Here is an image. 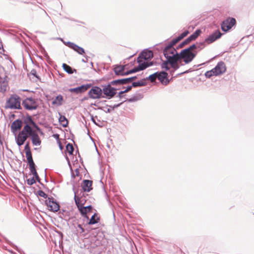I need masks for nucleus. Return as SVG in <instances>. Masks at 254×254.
Segmentation results:
<instances>
[{"label": "nucleus", "mask_w": 254, "mask_h": 254, "mask_svg": "<svg viewBox=\"0 0 254 254\" xmlns=\"http://www.w3.org/2000/svg\"><path fill=\"white\" fill-rule=\"evenodd\" d=\"M167 76L168 73L165 71L157 72V78L164 85H167L169 82Z\"/></svg>", "instance_id": "15"}, {"label": "nucleus", "mask_w": 254, "mask_h": 254, "mask_svg": "<svg viewBox=\"0 0 254 254\" xmlns=\"http://www.w3.org/2000/svg\"><path fill=\"white\" fill-rule=\"evenodd\" d=\"M148 65L144 63H142L138 65L137 67L134 68L130 70L126 71L127 65H117L114 68V71L116 75H125L129 74L134 73L140 70H142L147 67Z\"/></svg>", "instance_id": "2"}, {"label": "nucleus", "mask_w": 254, "mask_h": 254, "mask_svg": "<svg viewBox=\"0 0 254 254\" xmlns=\"http://www.w3.org/2000/svg\"><path fill=\"white\" fill-rule=\"evenodd\" d=\"M89 88V86L88 85H84L76 88H70L69 89V91L70 92H74L78 94L85 92Z\"/></svg>", "instance_id": "18"}, {"label": "nucleus", "mask_w": 254, "mask_h": 254, "mask_svg": "<svg viewBox=\"0 0 254 254\" xmlns=\"http://www.w3.org/2000/svg\"><path fill=\"white\" fill-rule=\"evenodd\" d=\"M121 80H122V85L130 82V79L129 78L121 79Z\"/></svg>", "instance_id": "41"}, {"label": "nucleus", "mask_w": 254, "mask_h": 254, "mask_svg": "<svg viewBox=\"0 0 254 254\" xmlns=\"http://www.w3.org/2000/svg\"><path fill=\"white\" fill-rule=\"evenodd\" d=\"M45 203L51 211L57 212L60 209L59 204L55 201L53 198H48L46 200Z\"/></svg>", "instance_id": "11"}, {"label": "nucleus", "mask_w": 254, "mask_h": 254, "mask_svg": "<svg viewBox=\"0 0 254 254\" xmlns=\"http://www.w3.org/2000/svg\"><path fill=\"white\" fill-rule=\"evenodd\" d=\"M236 24V20L234 18L229 17L221 23V29L224 32H227Z\"/></svg>", "instance_id": "9"}, {"label": "nucleus", "mask_w": 254, "mask_h": 254, "mask_svg": "<svg viewBox=\"0 0 254 254\" xmlns=\"http://www.w3.org/2000/svg\"><path fill=\"white\" fill-rule=\"evenodd\" d=\"M28 137V136L26 134V133L21 130L15 137V140L17 144L19 146H21L24 144V142L27 140Z\"/></svg>", "instance_id": "14"}, {"label": "nucleus", "mask_w": 254, "mask_h": 254, "mask_svg": "<svg viewBox=\"0 0 254 254\" xmlns=\"http://www.w3.org/2000/svg\"><path fill=\"white\" fill-rule=\"evenodd\" d=\"M130 79V82L132 81L133 80H134L136 78V76H133L132 77L129 78Z\"/></svg>", "instance_id": "50"}, {"label": "nucleus", "mask_w": 254, "mask_h": 254, "mask_svg": "<svg viewBox=\"0 0 254 254\" xmlns=\"http://www.w3.org/2000/svg\"><path fill=\"white\" fill-rule=\"evenodd\" d=\"M189 33V31L186 30L179 35L177 38L173 39L168 46L166 47L163 51L165 57L169 61L171 59L179 57L178 53L176 50L174 48V46L178 42L187 36Z\"/></svg>", "instance_id": "1"}, {"label": "nucleus", "mask_w": 254, "mask_h": 254, "mask_svg": "<svg viewBox=\"0 0 254 254\" xmlns=\"http://www.w3.org/2000/svg\"><path fill=\"white\" fill-rule=\"evenodd\" d=\"M57 142H58V144H59V147L60 148V149H61V150H62V149H63V146H62V143H61V142L60 140H59V141H57Z\"/></svg>", "instance_id": "49"}, {"label": "nucleus", "mask_w": 254, "mask_h": 254, "mask_svg": "<svg viewBox=\"0 0 254 254\" xmlns=\"http://www.w3.org/2000/svg\"><path fill=\"white\" fill-rule=\"evenodd\" d=\"M201 31L200 29L196 30L194 33L185 40V43H190L191 41L195 40L201 34Z\"/></svg>", "instance_id": "21"}, {"label": "nucleus", "mask_w": 254, "mask_h": 254, "mask_svg": "<svg viewBox=\"0 0 254 254\" xmlns=\"http://www.w3.org/2000/svg\"><path fill=\"white\" fill-rule=\"evenodd\" d=\"M85 207L87 209L88 212H90L92 209V207L91 205H89V206H86Z\"/></svg>", "instance_id": "47"}, {"label": "nucleus", "mask_w": 254, "mask_h": 254, "mask_svg": "<svg viewBox=\"0 0 254 254\" xmlns=\"http://www.w3.org/2000/svg\"><path fill=\"white\" fill-rule=\"evenodd\" d=\"M24 150L25 151L26 157L27 160V162L33 160L32 153L29 145V142H27L25 146Z\"/></svg>", "instance_id": "20"}, {"label": "nucleus", "mask_w": 254, "mask_h": 254, "mask_svg": "<svg viewBox=\"0 0 254 254\" xmlns=\"http://www.w3.org/2000/svg\"><path fill=\"white\" fill-rule=\"evenodd\" d=\"M111 85H122V80L121 79H118L112 81L110 83Z\"/></svg>", "instance_id": "35"}, {"label": "nucleus", "mask_w": 254, "mask_h": 254, "mask_svg": "<svg viewBox=\"0 0 254 254\" xmlns=\"http://www.w3.org/2000/svg\"><path fill=\"white\" fill-rule=\"evenodd\" d=\"M157 78V72H155L151 75H150L148 77V79L151 82H153L155 81L156 79Z\"/></svg>", "instance_id": "33"}, {"label": "nucleus", "mask_w": 254, "mask_h": 254, "mask_svg": "<svg viewBox=\"0 0 254 254\" xmlns=\"http://www.w3.org/2000/svg\"><path fill=\"white\" fill-rule=\"evenodd\" d=\"M201 31L200 29L196 30L194 33L185 40V43H190L191 41L195 40L201 34Z\"/></svg>", "instance_id": "22"}, {"label": "nucleus", "mask_w": 254, "mask_h": 254, "mask_svg": "<svg viewBox=\"0 0 254 254\" xmlns=\"http://www.w3.org/2000/svg\"><path fill=\"white\" fill-rule=\"evenodd\" d=\"M131 89V86H129L127 87V88L124 90V91H121L120 93H119V95L120 96H121L122 94H123L124 93H126L128 91H129V90H130Z\"/></svg>", "instance_id": "40"}, {"label": "nucleus", "mask_w": 254, "mask_h": 254, "mask_svg": "<svg viewBox=\"0 0 254 254\" xmlns=\"http://www.w3.org/2000/svg\"><path fill=\"white\" fill-rule=\"evenodd\" d=\"M110 84L104 86L102 90L103 93L109 99L112 98L116 93V89L111 86Z\"/></svg>", "instance_id": "12"}, {"label": "nucleus", "mask_w": 254, "mask_h": 254, "mask_svg": "<svg viewBox=\"0 0 254 254\" xmlns=\"http://www.w3.org/2000/svg\"><path fill=\"white\" fill-rule=\"evenodd\" d=\"M74 200L75 202V204L77 205V207H79L81 206H83L86 200L85 199V197L84 196L78 197L75 195L74 196Z\"/></svg>", "instance_id": "19"}, {"label": "nucleus", "mask_w": 254, "mask_h": 254, "mask_svg": "<svg viewBox=\"0 0 254 254\" xmlns=\"http://www.w3.org/2000/svg\"><path fill=\"white\" fill-rule=\"evenodd\" d=\"M92 181L88 180H83L82 184V188L84 191L89 192L92 190Z\"/></svg>", "instance_id": "16"}, {"label": "nucleus", "mask_w": 254, "mask_h": 254, "mask_svg": "<svg viewBox=\"0 0 254 254\" xmlns=\"http://www.w3.org/2000/svg\"><path fill=\"white\" fill-rule=\"evenodd\" d=\"M205 41L203 42L197 43L196 46H197V49H199V50L202 49L205 47Z\"/></svg>", "instance_id": "36"}, {"label": "nucleus", "mask_w": 254, "mask_h": 254, "mask_svg": "<svg viewBox=\"0 0 254 254\" xmlns=\"http://www.w3.org/2000/svg\"><path fill=\"white\" fill-rule=\"evenodd\" d=\"M77 227L79 229V232L82 233H83L84 232V228L82 227L81 225L80 224H78L77 225Z\"/></svg>", "instance_id": "43"}, {"label": "nucleus", "mask_w": 254, "mask_h": 254, "mask_svg": "<svg viewBox=\"0 0 254 254\" xmlns=\"http://www.w3.org/2000/svg\"><path fill=\"white\" fill-rule=\"evenodd\" d=\"M102 94V90L99 87L94 86L88 92L90 98L93 99H99Z\"/></svg>", "instance_id": "10"}, {"label": "nucleus", "mask_w": 254, "mask_h": 254, "mask_svg": "<svg viewBox=\"0 0 254 254\" xmlns=\"http://www.w3.org/2000/svg\"><path fill=\"white\" fill-rule=\"evenodd\" d=\"M38 194L41 197H43L45 198L47 197V194H46L43 190H39L38 191Z\"/></svg>", "instance_id": "37"}, {"label": "nucleus", "mask_w": 254, "mask_h": 254, "mask_svg": "<svg viewBox=\"0 0 254 254\" xmlns=\"http://www.w3.org/2000/svg\"><path fill=\"white\" fill-rule=\"evenodd\" d=\"M189 43H185V40L184 41H183L180 45V48H182L185 45H187V44H188Z\"/></svg>", "instance_id": "48"}, {"label": "nucleus", "mask_w": 254, "mask_h": 254, "mask_svg": "<svg viewBox=\"0 0 254 254\" xmlns=\"http://www.w3.org/2000/svg\"><path fill=\"white\" fill-rule=\"evenodd\" d=\"M29 169L32 174L36 172L35 166L29 167Z\"/></svg>", "instance_id": "42"}, {"label": "nucleus", "mask_w": 254, "mask_h": 254, "mask_svg": "<svg viewBox=\"0 0 254 254\" xmlns=\"http://www.w3.org/2000/svg\"><path fill=\"white\" fill-rule=\"evenodd\" d=\"M100 220V217L98 216L97 213H95L90 218L88 224L89 225H92L99 222Z\"/></svg>", "instance_id": "28"}, {"label": "nucleus", "mask_w": 254, "mask_h": 254, "mask_svg": "<svg viewBox=\"0 0 254 254\" xmlns=\"http://www.w3.org/2000/svg\"><path fill=\"white\" fill-rule=\"evenodd\" d=\"M201 31L200 29L196 30L194 33L185 40V43H190L191 41L195 40L201 34Z\"/></svg>", "instance_id": "23"}, {"label": "nucleus", "mask_w": 254, "mask_h": 254, "mask_svg": "<svg viewBox=\"0 0 254 254\" xmlns=\"http://www.w3.org/2000/svg\"><path fill=\"white\" fill-rule=\"evenodd\" d=\"M179 61H180L179 57H176V58H174L173 59H171L169 61V62L172 68H173L174 69H177L179 67V66L177 63Z\"/></svg>", "instance_id": "26"}, {"label": "nucleus", "mask_w": 254, "mask_h": 254, "mask_svg": "<svg viewBox=\"0 0 254 254\" xmlns=\"http://www.w3.org/2000/svg\"><path fill=\"white\" fill-rule=\"evenodd\" d=\"M22 105L25 109L28 110H35L38 106L37 102L32 98L25 99L23 101Z\"/></svg>", "instance_id": "8"}, {"label": "nucleus", "mask_w": 254, "mask_h": 254, "mask_svg": "<svg viewBox=\"0 0 254 254\" xmlns=\"http://www.w3.org/2000/svg\"><path fill=\"white\" fill-rule=\"evenodd\" d=\"M66 149L67 151L70 154H72L73 151V147L70 143H68L66 146Z\"/></svg>", "instance_id": "32"}, {"label": "nucleus", "mask_w": 254, "mask_h": 254, "mask_svg": "<svg viewBox=\"0 0 254 254\" xmlns=\"http://www.w3.org/2000/svg\"><path fill=\"white\" fill-rule=\"evenodd\" d=\"M35 178L36 179V180H37L38 182H40V178H39V176H38V177H35Z\"/></svg>", "instance_id": "52"}, {"label": "nucleus", "mask_w": 254, "mask_h": 254, "mask_svg": "<svg viewBox=\"0 0 254 254\" xmlns=\"http://www.w3.org/2000/svg\"><path fill=\"white\" fill-rule=\"evenodd\" d=\"M153 57V52L151 51H147L143 52L139 57L137 58V62L139 63V65L142 63H145L148 65V66L152 65V63H148L146 61L148 59H150Z\"/></svg>", "instance_id": "7"}, {"label": "nucleus", "mask_w": 254, "mask_h": 254, "mask_svg": "<svg viewBox=\"0 0 254 254\" xmlns=\"http://www.w3.org/2000/svg\"><path fill=\"white\" fill-rule=\"evenodd\" d=\"M59 122L64 127H66L68 122L66 118L64 116H61L59 118Z\"/></svg>", "instance_id": "29"}, {"label": "nucleus", "mask_w": 254, "mask_h": 254, "mask_svg": "<svg viewBox=\"0 0 254 254\" xmlns=\"http://www.w3.org/2000/svg\"><path fill=\"white\" fill-rule=\"evenodd\" d=\"M179 60H183L186 64L191 62L196 56V54L190 51L189 50L185 49L183 50L180 54H178Z\"/></svg>", "instance_id": "6"}, {"label": "nucleus", "mask_w": 254, "mask_h": 254, "mask_svg": "<svg viewBox=\"0 0 254 254\" xmlns=\"http://www.w3.org/2000/svg\"><path fill=\"white\" fill-rule=\"evenodd\" d=\"M169 64V60H167L166 61H165L162 64V67L163 68L166 69L167 70L169 69V67L168 66V64Z\"/></svg>", "instance_id": "34"}, {"label": "nucleus", "mask_w": 254, "mask_h": 254, "mask_svg": "<svg viewBox=\"0 0 254 254\" xmlns=\"http://www.w3.org/2000/svg\"><path fill=\"white\" fill-rule=\"evenodd\" d=\"M63 101L64 99L63 96L61 95H59L57 96L55 99H54L53 101L52 104L57 106H60L62 104Z\"/></svg>", "instance_id": "27"}, {"label": "nucleus", "mask_w": 254, "mask_h": 254, "mask_svg": "<svg viewBox=\"0 0 254 254\" xmlns=\"http://www.w3.org/2000/svg\"><path fill=\"white\" fill-rule=\"evenodd\" d=\"M29 167L35 166V163L33 160L28 161Z\"/></svg>", "instance_id": "45"}, {"label": "nucleus", "mask_w": 254, "mask_h": 254, "mask_svg": "<svg viewBox=\"0 0 254 254\" xmlns=\"http://www.w3.org/2000/svg\"><path fill=\"white\" fill-rule=\"evenodd\" d=\"M33 176L36 177H38V173H37V171L35 173H34L33 174Z\"/></svg>", "instance_id": "51"}, {"label": "nucleus", "mask_w": 254, "mask_h": 254, "mask_svg": "<svg viewBox=\"0 0 254 254\" xmlns=\"http://www.w3.org/2000/svg\"><path fill=\"white\" fill-rule=\"evenodd\" d=\"M21 98L16 94L10 96L5 104V108L11 109H21Z\"/></svg>", "instance_id": "5"}, {"label": "nucleus", "mask_w": 254, "mask_h": 254, "mask_svg": "<svg viewBox=\"0 0 254 254\" xmlns=\"http://www.w3.org/2000/svg\"><path fill=\"white\" fill-rule=\"evenodd\" d=\"M197 46H196V44H193L191 46H190V47L187 48V50H189L190 51L192 52L194 50L197 49Z\"/></svg>", "instance_id": "39"}, {"label": "nucleus", "mask_w": 254, "mask_h": 254, "mask_svg": "<svg viewBox=\"0 0 254 254\" xmlns=\"http://www.w3.org/2000/svg\"><path fill=\"white\" fill-rule=\"evenodd\" d=\"M53 136V137L54 138H55L57 139V141L60 140V138H59V137H60L59 134H55Z\"/></svg>", "instance_id": "46"}, {"label": "nucleus", "mask_w": 254, "mask_h": 254, "mask_svg": "<svg viewBox=\"0 0 254 254\" xmlns=\"http://www.w3.org/2000/svg\"><path fill=\"white\" fill-rule=\"evenodd\" d=\"M63 67L68 73L71 74L73 72L71 67L66 64H63Z\"/></svg>", "instance_id": "31"}, {"label": "nucleus", "mask_w": 254, "mask_h": 254, "mask_svg": "<svg viewBox=\"0 0 254 254\" xmlns=\"http://www.w3.org/2000/svg\"><path fill=\"white\" fill-rule=\"evenodd\" d=\"M22 125V122L20 120H16L14 121L11 125V130L12 132H15L21 129Z\"/></svg>", "instance_id": "17"}, {"label": "nucleus", "mask_w": 254, "mask_h": 254, "mask_svg": "<svg viewBox=\"0 0 254 254\" xmlns=\"http://www.w3.org/2000/svg\"><path fill=\"white\" fill-rule=\"evenodd\" d=\"M77 208H78L79 212L81 213V214L82 215L85 216V217H86L87 218H88L87 217V216L86 215V214L88 213V211L85 207H84L83 206H80L79 207H77Z\"/></svg>", "instance_id": "30"}, {"label": "nucleus", "mask_w": 254, "mask_h": 254, "mask_svg": "<svg viewBox=\"0 0 254 254\" xmlns=\"http://www.w3.org/2000/svg\"><path fill=\"white\" fill-rule=\"evenodd\" d=\"M68 46L80 55H83L84 53V50L82 48L79 47L74 43H69Z\"/></svg>", "instance_id": "25"}, {"label": "nucleus", "mask_w": 254, "mask_h": 254, "mask_svg": "<svg viewBox=\"0 0 254 254\" xmlns=\"http://www.w3.org/2000/svg\"><path fill=\"white\" fill-rule=\"evenodd\" d=\"M24 124L25 125L22 131L26 133L28 137L31 136L37 132L35 129L38 130H40V128L30 116H28L24 120Z\"/></svg>", "instance_id": "3"}, {"label": "nucleus", "mask_w": 254, "mask_h": 254, "mask_svg": "<svg viewBox=\"0 0 254 254\" xmlns=\"http://www.w3.org/2000/svg\"><path fill=\"white\" fill-rule=\"evenodd\" d=\"M32 140V142L33 145L39 146L41 143V140L38 133L36 132L33 135L30 136Z\"/></svg>", "instance_id": "24"}, {"label": "nucleus", "mask_w": 254, "mask_h": 254, "mask_svg": "<svg viewBox=\"0 0 254 254\" xmlns=\"http://www.w3.org/2000/svg\"><path fill=\"white\" fill-rule=\"evenodd\" d=\"M27 184L29 185H32L36 183V181L34 178L27 179Z\"/></svg>", "instance_id": "38"}, {"label": "nucleus", "mask_w": 254, "mask_h": 254, "mask_svg": "<svg viewBox=\"0 0 254 254\" xmlns=\"http://www.w3.org/2000/svg\"><path fill=\"white\" fill-rule=\"evenodd\" d=\"M226 70L225 64L223 62H219L217 65L211 70L205 72V75L207 78L212 76H218L224 73Z\"/></svg>", "instance_id": "4"}, {"label": "nucleus", "mask_w": 254, "mask_h": 254, "mask_svg": "<svg viewBox=\"0 0 254 254\" xmlns=\"http://www.w3.org/2000/svg\"><path fill=\"white\" fill-rule=\"evenodd\" d=\"M221 35L222 34L219 30L216 31L205 40V42L207 44H210L220 38Z\"/></svg>", "instance_id": "13"}, {"label": "nucleus", "mask_w": 254, "mask_h": 254, "mask_svg": "<svg viewBox=\"0 0 254 254\" xmlns=\"http://www.w3.org/2000/svg\"><path fill=\"white\" fill-rule=\"evenodd\" d=\"M141 85H142V84L139 82H135L132 83V86L133 87H137V86H141Z\"/></svg>", "instance_id": "44"}]
</instances>
